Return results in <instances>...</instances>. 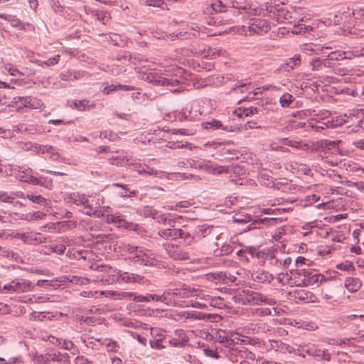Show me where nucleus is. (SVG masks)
<instances>
[{
  "instance_id": "nucleus-1",
  "label": "nucleus",
  "mask_w": 364,
  "mask_h": 364,
  "mask_svg": "<svg viewBox=\"0 0 364 364\" xmlns=\"http://www.w3.org/2000/svg\"><path fill=\"white\" fill-rule=\"evenodd\" d=\"M34 288V284L23 278L15 279L9 284H5L3 287L4 289L16 293H26L33 290Z\"/></svg>"
},
{
  "instance_id": "nucleus-2",
  "label": "nucleus",
  "mask_w": 364,
  "mask_h": 364,
  "mask_svg": "<svg viewBox=\"0 0 364 364\" xmlns=\"http://www.w3.org/2000/svg\"><path fill=\"white\" fill-rule=\"evenodd\" d=\"M147 77L151 82L157 86H166L171 87H178L175 89H171L170 90L171 92L178 93L183 90V87H180L181 82L178 79L165 77L159 75H151Z\"/></svg>"
},
{
  "instance_id": "nucleus-3",
  "label": "nucleus",
  "mask_w": 364,
  "mask_h": 364,
  "mask_svg": "<svg viewBox=\"0 0 364 364\" xmlns=\"http://www.w3.org/2000/svg\"><path fill=\"white\" fill-rule=\"evenodd\" d=\"M41 105V101L30 96H16L13 97L9 106L19 111L23 107L36 109Z\"/></svg>"
},
{
  "instance_id": "nucleus-4",
  "label": "nucleus",
  "mask_w": 364,
  "mask_h": 364,
  "mask_svg": "<svg viewBox=\"0 0 364 364\" xmlns=\"http://www.w3.org/2000/svg\"><path fill=\"white\" fill-rule=\"evenodd\" d=\"M163 247L168 256L174 260H188L191 259L189 252L177 245L164 243Z\"/></svg>"
},
{
  "instance_id": "nucleus-5",
  "label": "nucleus",
  "mask_w": 364,
  "mask_h": 364,
  "mask_svg": "<svg viewBox=\"0 0 364 364\" xmlns=\"http://www.w3.org/2000/svg\"><path fill=\"white\" fill-rule=\"evenodd\" d=\"M303 273L304 278L301 279V284H298V286H318L319 284L327 280L323 274L311 272L309 269H306V271L303 272Z\"/></svg>"
},
{
  "instance_id": "nucleus-6",
  "label": "nucleus",
  "mask_w": 364,
  "mask_h": 364,
  "mask_svg": "<svg viewBox=\"0 0 364 364\" xmlns=\"http://www.w3.org/2000/svg\"><path fill=\"white\" fill-rule=\"evenodd\" d=\"M270 28V24L267 20L259 18L250 19L248 25L250 32L259 35L267 33Z\"/></svg>"
},
{
  "instance_id": "nucleus-7",
  "label": "nucleus",
  "mask_w": 364,
  "mask_h": 364,
  "mask_svg": "<svg viewBox=\"0 0 364 364\" xmlns=\"http://www.w3.org/2000/svg\"><path fill=\"white\" fill-rule=\"evenodd\" d=\"M202 127L210 131L221 129L225 132H231L239 130V128L237 127L224 125L221 121L215 119H212L209 121L203 122Z\"/></svg>"
},
{
  "instance_id": "nucleus-8",
  "label": "nucleus",
  "mask_w": 364,
  "mask_h": 364,
  "mask_svg": "<svg viewBox=\"0 0 364 364\" xmlns=\"http://www.w3.org/2000/svg\"><path fill=\"white\" fill-rule=\"evenodd\" d=\"M338 143L336 141H329L327 139L321 140L318 144L319 147L321 148L320 151V156L322 158H328V154H333L338 151Z\"/></svg>"
},
{
  "instance_id": "nucleus-9",
  "label": "nucleus",
  "mask_w": 364,
  "mask_h": 364,
  "mask_svg": "<svg viewBox=\"0 0 364 364\" xmlns=\"http://www.w3.org/2000/svg\"><path fill=\"white\" fill-rule=\"evenodd\" d=\"M175 232V240H182V242L185 245H191L195 241L194 236L191 232V231L186 227H183V228H176Z\"/></svg>"
},
{
  "instance_id": "nucleus-10",
  "label": "nucleus",
  "mask_w": 364,
  "mask_h": 364,
  "mask_svg": "<svg viewBox=\"0 0 364 364\" xmlns=\"http://www.w3.org/2000/svg\"><path fill=\"white\" fill-rule=\"evenodd\" d=\"M251 278L258 283L269 284L274 279V276L267 271L259 269L251 274Z\"/></svg>"
},
{
  "instance_id": "nucleus-11",
  "label": "nucleus",
  "mask_w": 364,
  "mask_h": 364,
  "mask_svg": "<svg viewBox=\"0 0 364 364\" xmlns=\"http://www.w3.org/2000/svg\"><path fill=\"white\" fill-rule=\"evenodd\" d=\"M269 343L271 349L277 352L285 354L287 353H292V351H294L293 346H291L280 340H270Z\"/></svg>"
},
{
  "instance_id": "nucleus-12",
  "label": "nucleus",
  "mask_w": 364,
  "mask_h": 364,
  "mask_svg": "<svg viewBox=\"0 0 364 364\" xmlns=\"http://www.w3.org/2000/svg\"><path fill=\"white\" fill-rule=\"evenodd\" d=\"M267 11H269V12L270 13H275L276 11L278 21H289L290 19L292 18L291 12L287 10L284 7L276 8L275 6L270 5L267 7Z\"/></svg>"
},
{
  "instance_id": "nucleus-13",
  "label": "nucleus",
  "mask_w": 364,
  "mask_h": 364,
  "mask_svg": "<svg viewBox=\"0 0 364 364\" xmlns=\"http://www.w3.org/2000/svg\"><path fill=\"white\" fill-rule=\"evenodd\" d=\"M292 210V208H263L262 210V213H264V214H270V215H275L274 218H280L279 215H281L282 214L286 213V212H289V211H291ZM281 218H282V220H279L278 219V220L279 221H282L284 220H287V218H283L281 216ZM277 220L274 222H272L270 223H268V225H276L277 224Z\"/></svg>"
},
{
  "instance_id": "nucleus-14",
  "label": "nucleus",
  "mask_w": 364,
  "mask_h": 364,
  "mask_svg": "<svg viewBox=\"0 0 364 364\" xmlns=\"http://www.w3.org/2000/svg\"><path fill=\"white\" fill-rule=\"evenodd\" d=\"M282 220V218H259L257 220H255L252 223H251L247 228L245 230V231L250 230L252 229H256V228H261L262 225H268V223H270L272 222H274L277 220Z\"/></svg>"
},
{
  "instance_id": "nucleus-15",
  "label": "nucleus",
  "mask_w": 364,
  "mask_h": 364,
  "mask_svg": "<svg viewBox=\"0 0 364 364\" xmlns=\"http://www.w3.org/2000/svg\"><path fill=\"white\" fill-rule=\"evenodd\" d=\"M201 113L198 112V111H195L193 113L192 111V105L189 106L188 105H186L185 108H183L179 113V119L182 120L186 119V120H193L198 116H200Z\"/></svg>"
},
{
  "instance_id": "nucleus-16",
  "label": "nucleus",
  "mask_w": 364,
  "mask_h": 364,
  "mask_svg": "<svg viewBox=\"0 0 364 364\" xmlns=\"http://www.w3.org/2000/svg\"><path fill=\"white\" fill-rule=\"evenodd\" d=\"M50 356L52 361H55L60 364H70V356L67 353H62L55 349H51V355Z\"/></svg>"
},
{
  "instance_id": "nucleus-17",
  "label": "nucleus",
  "mask_w": 364,
  "mask_h": 364,
  "mask_svg": "<svg viewBox=\"0 0 364 364\" xmlns=\"http://www.w3.org/2000/svg\"><path fill=\"white\" fill-rule=\"evenodd\" d=\"M50 355H51V349L44 354H38L36 352L33 353L32 360L36 364H50L51 358Z\"/></svg>"
},
{
  "instance_id": "nucleus-18",
  "label": "nucleus",
  "mask_w": 364,
  "mask_h": 364,
  "mask_svg": "<svg viewBox=\"0 0 364 364\" xmlns=\"http://www.w3.org/2000/svg\"><path fill=\"white\" fill-rule=\"evenodd\" d=\"M267 326L264 323H250L247 325L245 328L247 329V333H252V334H260L265 333L266 330L269 331L268 328H267Z\"/></svg>"
},
{
  "instance_id": "nucleus-19",
  "label": "nucleus",
  "mask_w": 364,
  "mask_h": 364,
  "mask_svg": "<svg viewBox=\"0 0 364 364\" xmlns=\"http://www.w3.org/2000/svg\"><path fill=\"white\" fill-rule=\"evenodd\" d=\"M362 286V283L358 278L348 277L345 281V287L350 292L358 291Z\"/></svg>"
},
{
  "instance_id": "nucleus-20",
  "label": "nucleus",
  "mask_w": 364,
  "mask_h": 364,
  "mask_svg": "<svg viewBox=\"0 0 364 364\" xmlns=\"http://www.w3.org/2000/svg\"><path fill=\"white\" fill-rule=\"evenodd\" d=\"M301 61L300 55H295L294 57L289 58L285 64L282 65L280 69L289 72L299 65Z\"/></svg>"
},
{
  "instance_id": "nucleus-21",
  "label": "nucleus",
  "mask_w": 364,
  "mask_h": 364,
  "mask_svg": "<svg viewBox=\"0 0 364 364\" xmlns=\"http://www.w3.org/2000/svg\"><path fill=\"white\" fill-rule=\"evenodd\" d=\"M37 149V152L38 154H50V159L53 161H56L58 158V154L55 151V148L52 146L48 145H39L38 147H36Z\"/></svg>"
},
{
  "instance_id": "nucleus-22",
  "label": "nucleus",
  "mask_w": 364,
  "mask_h": 364,
  "mask_svg": "<svg viewBox=\"0 0 364 364\" xmlns=\"http://www.w3.org/2000/svg\"><path fill=\"white\" fill-rule=\"evenodd\" d=\"M72 104L76 109L81 112L90 110V109L94 108L95 107V104L90 103V101L87 100H75L74 101H72Z\"/></svg>"
},
{
  "instance_id": "nucleus-23",
  "label": "nucleus",
  "mask_w": 364,
  "mask_h": 364,
  "mask_svg": "<svg viewBox=\"0 0 364 364\" xmlns=\"http://www.w3.org/2000/svg\"><path fill=\"white\" fill-rule=\"evenodd\" d=\"M130 252L134 254L133 261L139 264H144V257L146 251L139 249L138 247H132L129 249Z\"/></svg>"
},
{
  "instance_id": "nucleus-24",
  "label": "nucleus",
  "mask_w": 364,
  "mask_h": 364,
  "mask_svg": "<svg viewBox=\"0 0 364 364\" xmlns=\"http://www.w3.org/2000/svg\"><path fill=\"white\" fill-rule=\"evenodd\" d=\"M247 300L249 302H252L257 304L259 301L260 302H267L268 299L261 294L260 293H257L256 291L247 290Z\"/></svg>"
},
{
  "instance_id": "nucleus-25",
  "label": "nucleus",
  "mask_w": 364,
  "mask_h": 364,
  "mask_svg": "<svg viewBox=\"0 0 364 364\" xmlns=\"http://www.w3.org/2000/svg\"><path fill=\"white\" fill-rule=\"evenodd\" d=\"M312 296L313 294L311 291L305 289H298L293 292V296L295 299L306 302H309V300L311 299Z\"/></svg>"
},
{
  "instance_id": "nucleus-26",
  "label": "nucleus",
  "mask_w": 364,
  "mask_h": 364,
  "mask_svg": "<svg viewBox=\"0 0 364 364\" xmlns=\"http://www.w3.org/2000/svg\"><path fill=\"white\" fill-rule=\"evenodd\" d=\"M1 69L3 72L7 71L10 75L14 77H22L24 75L21 71L11 63H3Z\"/></svg>"
},
{
  "instance_id": "nucleus-27",
  "label": "nucleus",
  "mask_w": 364,
  "mask_h": 364,
  "mask_svg": "<svg viewBox=\"0 0 364 364\" xmlns=\"http://www.w3.org/2000/svg\"><path fill=\"white\" fill-rule=\"evenodd\" d=\"M363 318H364V317L363 315L358 316L355 314H350V315L339 318L338 323H340L341 325H342L344 323H347V322H355V323H353L354 324L359 325V323L355 321H362L363 320Z\"/></svg>"
},
{
  "instance_id": "nucleus-28",
  "label": "nucleus",
  "mask_w": 364,
  "mask_h": 364,
  "mask_svg": "<svg viewBox=\"0 0 364 364\" xmlns=\"http://www.w3.org/2000/svg\"><path fill=\"white\" fill-rule=\"evenodd\" d=\"M310 31H312V28L310 26H307L304 23L294 25L291 28V33L296 35H304Z\"/></svg>"
},
{
  "instance_id": "nucleus-29",
  "label": "nucleus",
  "mask_w": 364,
  "mask_h": 364,
  "mask_svg": "<svg viewBox=\"0 0 364 364\" xmlns=\"http://www.w3.org/2000/svg\"><path fill=\"white\" fill-rule=\"evenodd\" d=\"M26 198L34 203H37L41 206H46L48 204L47 200L41 195H34L33 193H27Z\"/></svg>"
},
{
  "instance_id": "nucleus-30",
  "label": "nucleus",
  "mask_w": 364,
  "mask_h": 364,
  "mask_svg": "<svg viewBox=\"0 0 364 364\" xmlns=\"http://www.w3.org/2000/svg\"><path fill=\"white\" fill-rule=\"evenodd\" d=\"M100 198H98L97 203V205L94 206L93 205H91L90 208H86V210L84 211V213L89 216H95L97 218H100L101 216H102L103 214L101 213V211L98 209V208L100 206Z\"/></svg>"
},
{
  "instance_id": "nucleus-31",
  "label": "nucleus",
  "mask_w": 364,
  "mask_h": 364,
  "mask_svg": "<svg viewBox=\"0 0 364 364\" xmlns=\"http://www.w3.org/2000/svg\"><path fill=\"white\" fill-rule=\"evenodd\" d=\"M176 228H166L160 230L158 232V235L165 240H175Z\"/></svg>"
},
{
  "instance_id": "nucleus-32",
  "label": "nucleus",
  "mask_w": 364,
  "mask_h": 364,
  "mask_svg": "<svg viewBox=\"0 0 364 364\" xmlns=\"http://www.w3.org/2000/svg\"><path fill=\"white\" fill-rule=\"evenodd\" d=\"M294 351H292V353H294L295 355H301L302 351H305V353L308 355H311L313 353L314 350V346H301V345H296L295 344L294 346H293Z\"/></svg>"
},
{
  "instance_id": "nucleus-33",
  "label": "nucleus",
  "mask_w": 364,
  "mask_h": 364,
  "mask_svg": "<svg viewBox=\"0 0 364 364\" xmlns=\"http://www.w3.org/2000/svg\"><path fill=\"white\" fill-rule=\"evenodd\" d=\"M86 196L85 194H80V193H72L68 197L69 203H72L76 205L80 206Z\"/></svg>"
},
{
  "instance_id": "nucleus-34",
  "label": "nucleus",
  "mask_w": 364,
  "mask_h": 364,
  "mask_svg": "<svg viewBox=\"0 0 364 364\" xmlns=\"http://www.w3.org/2000/svg\"><path fill=\"white\" fill-rule=\"evenodd\" d=\"M60 55H56L49 58L47 60H37L36 61V63L39 66H43L44 65H46L50 67V66H53V65L58 64V62L60 61Z\"/></svg>"
},
{
  "instance_id": "nucleus-35",
  "label": "nucleus",
  "mask_w": 364,
  "mask_h": 364,
  "mask_svg": "<svg viewBox=\"0 0 364 364\" xmlns=\"http://www.w3.org/2000/svg\"><path fill=\"white\" fill-rule=\"evenodd\" d=\"M294 97L292 95L286 92L279 98V103L282 107H289L294 101Z\"/></svg>"
},
{
  "instance_id": "nucleus-36",
  "label": "nucleus",
  "mask_w": 364,
  "mask_h": 364,
  "mask_svg": "<svg viewBox=\"0 0 364 364\" xmlns=\"http://www.w3.org/2000/svg\"><path fill=\"white\" fill-rule=\"evenodd\" d=\"M112 187H119V188H121L122 190L121 191L118 192V194L121 196V197H132L133 196L134 194H135V192L134 191H132L130 192L129 194L127 193L128 191H129V188H127V185H124V184H122V183H114L112 184Z\"/></svg>"
},
{
  "instance_id": "nucleus-37",
  "label": "nucleus",
  "mask_w": 364,
  "mask_h": 364,
  "mask_svg": "<svg viewBox=\"0 0 364 364\" xmlns=\"http://www.w3.org/2000/svg\"><path fill=\"white\" fill-rule=\"evenodd\" d=\"M233 251V247L230 244H224L220 250H215L216 256L228 255Z\"/></svg>"
},
{
  "instance_id": "nucleus-38",
  "label": "nucleus",
  "mask_w": 364,
  "mask_h": 364,
  "mask_svg": "<svg viewBox=\"0 0 364 364\" xmlns=\"http://www.w3.org/2000/svg\"><path fill=\"white\" fill-rule=\"evenodd\" d=\"M346 51H333L328 54L327 57L332 61H339L346 59Z\"/></svg>"
},
{
  "instance_id": "nucleus-39",
  "label": "nucleus",
  "mask_w": 364,
  "mask_h": 364,
  "mask_svg": "<svg viewBox=\"0 0 364 364\" xmlns=\"http://www.w3.org/2000/svg\"><path fill=\"white\" fill-rule=\"evenodd\" d=\"M210 8L215 13L220 12H225L227 11V6L223 4V3L220 0H217L215 2L212 3L210 5Z\"/></svg>"
},
{
  "instance_id": "nucleus-40",
  "label": "nucleus",
  "mask_w": 364,
  "mask_h": 364,
  "mask_svg": "<svg viewBox=\"0 0 364 364\" xmlns=\"http://www.w3.org/2000/svg\"><path fill=\"white\" fill-rule=\"evenodd\" d=\"M93 15L95 16L97 20L102 22L105 25L107 24V21L110 18L109 13L102 11H97Z\"/></svg>"
},
{
  "instance_id": "nucleus-41",
  "label": "nucleus",
  "mask_w": 364,
  "mask_h": 364,
  "mask_svg": "<svg viewBox=\"0 0 364 364\" xmlns=\"http://www.w3.org/2000/svg\"><path fill=\"white\" fill-rule=\"evenodd\" d=\"M105 342L107 343H105L104 344L106 345L107 351L115 353L119 349V345L116 341H113L110 338H106Z\"/></svg>"
},
{
  "instance_id": "nucleus-42",
  "label": "nucleus",
  "mask_w": 364,
  "mask_h": 364,
  "mask_svg": "<svg viewBox=\"0 0 364 364\" xmlns=\"http://www.w3.org/2000/svg\"><path fill=\"white\" fill-rule=\"evenodd\" d=\"M245 250L252 257H254L255 255L257 259H262L264 257L265 252L264 251H257L256 248L254 247H247Z\"/></svg>"
},
{
  "instance_id": "nucleus-43",
  "label": "nucleus",
  "mask_w": 364,
  "mask_h": 364,
  "mask_svg": "<svg viewBox=\"0 0 364 364\" xmlns=\"http://www.w3.org/2000/svg\"><path fill=\"white\" fill-rule=\"evenodd\" d=\"M208 279H213L214 280L221 281L224 283L227 282V274L225 272H219L215 273H210L208 274Z\"/></svg>"
},
{
  "instance_id": "nucleus-44",
  "label": "nucleus",
  "mask_w": 364,
  "mask_h": 364,
  "mask_svg": "<svg viewBox=\"0 0 364 364\" xmlns=\"http://www.w3.org/2000/svg\"><path fill=\"white\" fill-rule=\"evenodd\" d=\"M137 168V171L140 173H146L148 175H154L157 173V171L154 170V168L149 167L147 165H141L139 164V166H136Z\"/></svg>"
},
{
  "instance_id": "nucleus-45",
  "label": "nucleus",
  "mask_w": 364,
  "mask_h": 364,
  "mask_svg": "<svg viewBox=\"0 0 364 364\" xmlns=\"http://www.w3.org/2000/svg\"><path fill=\"white\" fill-rule=\"evenodd\" d=\"M306 269H291L289 270V274L291 275L290 279L293 277L295 279H297L299 282V284H301V279L304 278L303 272H306Z\"/></svg>"
},
{
  "instance_id": "nucleus-46",
  "label": "nucleus",
  "mask_w": 364,
  "mask_h": 364,
  "mask_svg": "<svg viewBox=\"0 0 364 364\" xmlns=\"http://www.w3.org/2000/svg\"><path fill=\"white\" fill-rule=\"evenodd\" d=\"M15 171H18L19 174L17 176V177L20 179V181H23V179H28V176H29L30 173H32L31 168H28V169H26L25 171L23 170V167L21 166H17L15 168Z\"/></svg>"
},
{
  "instance_id": "nucleus-47",
  "label": "nucleus",
  "mask_w": 364,
  "mask_h": 364,
  "mask_svg": "<svg viewBox=\"0 0 364 364\" xmlns=\"http://www.w3.org/2000/svg\"><path fill=\"white\" fill-rule=\"evenodd\" d=\"M159 261L152 256L151 254H148L147 251L145 252L144 264L146 266H156Z\"/></svg>"
},
{
  "instance_id": "nucleus-48",
  "label": "nucleus",
  "mask_w": 364,
  "mask_h": 364,
  "mask_svg": "<svg viewBox=\"0 0 364 364\" xmlns=\"http://www.w3.org/2000/svg\"><path fill=\"white\" fill-rule=\"evenodd\" d=\"M31 303H43L50 301V297L48 294H43L41 296L33 295L32 297L28 299Z\"/></svg>"
},
{
  "instance_id": "nucleus-49",
  "label": "nucleus",
  "mask_w": 364,
  "mask_h": 364,
  "mask_svg": "<svg viewBox=\"0 0 364 364\" xmlns=\"http://www.w3.org/2000/svg\"><path fill=\"white\" fill-rule=\"evenodd\" d=\"M109 41L114 46H123L124 45V41L122 39L121 36L117 33H111L109 35Z\"/></svg>"
},
{
  "instance_id": "nucleus-50",
  "label": "nucleus",
  "mask_w": 364,
  "mask_h": 364,
  "mask_svg": "<svg viewBox=\"0 0 364 364\" xmlns=\"http://www.w3.org/2000/svg\"><path fill=\"white\" fill-rule=\"evenodd\" d=\"M310 65L314 71L321 70L323 66L322 58L320 57L313 58L310 62Z\"/></svg>"
},
{
  "instance_id": "nucleus-51",
  "label": "nucleus",
  "mask_w": 364,
  "mask_h": 364,
  "mask_svg": "<svg viewBox=\"0 0 364 364\" xmlns=\"http://www.w3.org/2000/svg\"><path fill=\"white\" fill-rule=\"evenodd\" d=\"M38 181L39 183L38 185L46 188L50 189L53 186V181L51 178L40 176Z\"/></svg>"
},
{
  "instance_id": "nucleus-52",
  "label": "nucleus",
  "mask_w": 364,
  "mask_h": 364,
  "mask_svg": "<svg viewBox=\"0 0 364 364\" xmlns=\"http://www.w3.org/2000/svg\"><path fill=\"white\" fill-rule=\"evenodd\" d=\"M171 291L168 289L165 291L163 294L160 296V301L163 302L167 305H169L172 303V297H171Z\"/></svg>"
},
{
  "instance_id": "nucleus-53",
  "label": "nucleus",
  "mask_w": 364,
  "mask_h": 364,
  "mask_svg": "<svg viewBox=\"0 0 364 364\" xmlns=\"http://www.w3.org/2000/svg\"><path fill=\"white\" fill-rule=\"evenodd\" d=\"M246 91H248V87L246 83L240 82V84H236L231 88V92H234L235 93H244Z\"/></svg>"
},
{
  "instance_id": "nucleus-54",
  "label": "nucleus",
  "mask_w": 364,
  "mask_h": 364,
  "mask_svg": "<svg viewBox=\"0 0 364 364\" xmlns=\"http://www.w3.org/2000/svg\"><path fill=\"white\" fill-rule=\"evenodd\" d=\"M130 296H134L133 301L135 302H149L151 301L150 294L145 296L134 295V293H130Z\"/></svg>"
},
{
  "instance_id": "nucleus-55",
  "label": "nucleus",
  "mask_w": 364,
  "mask_h": 364,
  "mask_svg": "<svg viewBox=\"0 0 364 364\" xmlns=\"http://www.w3.org/2000/svg\"><path fill=\"white\" fill-rule=\"evenodd\" d=\"M15 255V253L11 250L9 248L6 247H1L0 245V256L6 257V258H13Z\"/></svg>"
},
{
  "instance_id": "nucleus-56",
  "label": "nucleus",
  "mask_w": 364,
  "mask_h": 364,
  "mask_svg": "<svg viewBox=\"0 0 364 364\" xmlns=\"http://www.w3.org/2000/svg\"><path fill=\"white\" fill-rule=\"evenodd\" d=\"M215 229V228L213 226H208L205 228L203 227L200 229V232L203 237H206L210 235H213V236H215V232H213Z\"/></svg>"
},
{
  "instance_id": "nucleus-57",
  "label": "nucleus",
  "mask_w": 364,
  "mask_h": 364,
  "mask_svg": "<svg viewBox=\"0 0 364 364\" xmlns=\"http://www.w3.org/2000/svg\"><path fill=\"white\" fill-rule=\"evenodd\" d=\"M48 250L52 252H55L58 255L63 254L65 250V246L63 244H58L55 245H50Z\"/></svg>"
},
{
  "instance_id": "nucleus-58",
  "label": "nucleus",
  "mask_w": 364,
  "mask_h": 364,
  "mask_svg": "<svg viewBox=\"0 0 364 364\" xmlns=\"http://www.w3.org/2000/svg\"><path fill=\"white\" fill-rule=\"evenodd\" d=\"M162 338H156L154 340H150V346L154 349H162L166 346L161 343Z\"/></svg>"
},
{
  "instance_id": "nucleus-59",
  "label": "nucleus",
  "mask_w": 364,
  "mask_h": 364,
  "mask_svg": "<svg viewBox=\"0 0 364 364\" xmlns=\"http://www.w3.org/2000/svg\"><path fill=\"white\" fill-rule=\"evenodd\" d=\"M165 331L161 328H151V334L156 338H162V341L165 340L166 336L164 335Z\"/></svg>"
},
{
  "instance_id": "nucleus-60",
  "label": "nucleus",
  "mask_w": 364,
  "mask_h": 364,
  "mask_svg": "<svg viewBox=\"0 0 364 364\" xmlns=\"http://www.w3.org/2000/svg\"><path fill=\"white\" fill-rule=\"evenodd\" d=\"M131 58V55L129 52H124L122 54H119L117 56V60L122 62V63H126L127 62H129Z\"/></svg>"
},
{
  "instance_id": "nucleus-61",
  "label": "nucleus",
  "mask_w": 364,
  "mask_h": 364,
  "mask_svg": "<svg viewBox=\"0 0 364 364\" xmlns=\"http://www.w3.org/2000/svg\"><path fill=\"white\" fill-rule=\"evenodd\" d=\"M336 268L343 271H348L350 269H353L354 267L350 262L346 261L345 262L337 264Z\"/></svg>"
},
{
  "instance_id": "nucleus-62",
  "label": "nucleus",
  "mask_w": 364,
  "mask_h": 364,
  "mask_svg": "<svg viewBox=\"0 0 364 364\" xmlns=\"http://www.w3.org/2000/svg\"><path fill=\"white\" fill-rule=\"evenodd\" d=\"M347 186L349 187H354L359 191H362L364 192V182H352L350 181H346Z\"/></svg>"
},
{
  "instance_id": "nucleus-63",
  "label": "nucleus",
  "mask_w": 364,
  "mask_h": 364,
  "mask_svg": "<svg viewBox=\"0 0 364 364\" xmlns=\"http://www.w3.org/2000/svg\"><path fill=\"white\" fill-rule=\"evenodd\" d=\"M122 223V224L120 228H124L127 230H136L138 227L137 224L134 223L127 222L124 219Z\"/></svg>"
},
{
  "instance_id": "nucleus-64",
  "label": "nucleus",
  "mask_w": 364,
  "mask_h": 364,
  "mask_svg": "<svg viewBox=\"0 0 364 364\" xmlns=\"http://www.w3.org/2000/svg\"><path fill=\"white\" fill-rule=\"evenodd\" d=\"M247 112V107H238L233 112V114L239 118H242L243 117H248Z\"/></svg>"
}]
</instances>
